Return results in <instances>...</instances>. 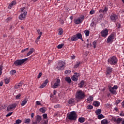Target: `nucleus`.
I'll return each instance as SVG.
<instances>
[{
  "instance_id": "55",
  "label": "nucleus",
  "mask_w": 124,
  "mask_h": 124,
  "mask_svg": "<svg viewBox=\"0 0 124 124\" xmlns=\"http://www.w3.org/2000/svg\"><path fill=\"white\" fill-rule=\"evenodd\" d=\"M12 20V17H8L6 21L7 22H10Z\"/></svg>"
},
{
  "instance_id": "3",
  "label": "nucleus",
  "mask_w": 124,
  "mask_h": 124,
  "mask_svg": "<svg viewBox=\"0 0 124 124\" xmlns=\"http://www.w3.org/2000/svg\"><path fill=\"white\" fill-rule=\"evenodd\" d=\"M78 39H80L82 41H83V38H82V34L78 33L71 37L70 41H77Z\"/></svg>"
},
{
  "instance_id": "58",
  "label": "nucleus",
  "mask_w": 124,
  "mask_h": 124,
  "mask_svg": "<svg viewBox=\"0 0 124 124\" xmlns=\"http://www.w3.org/2000/svg\"><path fill=\"white\" fill-rule=\"evenodd\" d=\"M27 50H29V48H25L21 51V53H24V52H25V51H27Z\"/></svg>"
},
{
  "instance_id": "50",
  "label": "nucleus",
  "mask_w": 124,
  "mask_h": 124,
  "mask_svg": "<svg viewBox=\"0 0 124 124\" xmlns=\"http://www.w3.org/2000/svg\"><path fill=\"white\" fill-rule=\"evenodd\" d=\"M71 72V71H70V70H68L65 71V74H68L70 73Z\"/></svg>"
},
{
  "instance_id": "19",
  "label": "nucleus",
  "mask_w": 124,
  "mask_h": 124,
  "mask_svg": "<svg viewBox=\"0 0 124 124\" xmlns=\"http://www.w3.org/2000/svg\"><path fill=\"white\" fill-rule=\"evenodd\" d=\"M41 120H42V118L41 117V116L37 115L36 116V121L37 122V123H40V122L41 121Z\"/></svg>"
},
{
  "instance_id": "16",
  "label": "nucleus",
  "mask_w": 124,
  "mask_h": 124,
  "mask_svg": "<svg viewBox=\"0 0 124 124\" xmlns=\"http://www.w3.org/2000/svg\"><path fill=\"white\" fill-rule=\"evenodd\" d=\"M49 83V80L48 79H46L43 84L40 86V89H43L46 86H47V83Z\"/></svg>"
},
{
  "instance_id": "20",
  "label": "nucleus",
  "mask_w": 124,
  "mask_h": 124,
  "mask_svg": "<svg viewBox=\"0 0 124 124\" xmlns=\"http://www.w3.org/2000/svg\"><path fill=\"white\" fill-rule=\"evenodd\" d=\"M84 85H85V80H82L78 84V87H79V88H83V87H84Z\"/></svg>"
},
{
  "instance_id": "41",
  "label": "nucleus",
  "mask_w": 124,
  "mask_h": 124,
  "mask_svg": "<svg viewBox=\"0 0 124 124\" xmlns=\"http://www.w3.org/2000/svg\"><path fill=\"white\" fill-rule=\"evenodd\" d=\"M43 34V33L42 32H40L39 36L37 38V40H39V39H40V37H41V35H42Z\"/></svg>"
},
{
  "instance_id": "21",
  "label": "nucleus",
  "mask_w": 124,
  "mask_h": 124,
  "mask_svg": "<svg viewBox=\"0 0 124 124\" xmlns=\"http://www.w3.org/2000/svg\"><path fill=\"white\" fill-rule=\"evenodd\" d=\"M69 104H74L75 103V99L71 98L68 101Z\"/></svg>"
},
{
  "instance_id": "60",
  "label": "nucleus",
  "mask_w": 124,
  "mask_h": 124,
  "mask_svg": "<svg viewBox=\"0 0 124 124\" xmlns=\"http://www.w3.org/2000/svg\"><path fill=\"white\" fill-rule=\"evenodd\" d=\"M113 71V68L109 67V72H112Z\"/></svg>"
},
{
  "instance_id": "33",
  "label": "nucleus",
  "mask_w": 124,
  "mask_h": 124,
  "mask_svg": "<svg viewBox=\"0 0 124 124\" xmlns=\"http://www.w3.org/2000/svg\"><path fill=\"white\" fill-rule=\"evenodd\" d=\"M84 33H85L86 36H89V35L90 34V31H89V30H85L84 31Z\"/></svg>"
},
{
  "instance_id": "4",
  "label": "nucleus",
  "mask_w": 124,
  "mask_h": 124,
  "mask_svg": "<svg viewBox=\"0 0 124 124\" xmlns=\"http://www.w3.org/2000/svg\"><path fill=\"white\" fill-rule=\"evenodd\" d=\"M68 119L70 121H76L77 119V114L75 111H72L68 115Z\"/></svg>"
},
{
  "instance_id": "6",
  "label": "nucleus",
  "mask_w": 124,
  "mask_h": 124,
  "mask_svg": "<svg viewBox=\"0 0 124 124\" xmlns=\"http://www.w3.org/2000/svg\"><path fill=\"white\" fill-rule=\"evenodd\" d=\"M109 63L111 65H116L118 63V59L116 56H112L109 60Z\"/></svg>"
},
{
  "instance_id": "12",
  "label": "nucleus",
  "mask_w": 124,
  "mask_h": 124,
  "mask_svg": "<svg viewBox=\"0 0 124 124\" xmlns=\"http://www.w3.org/2000/svg\"><path fill=\"white\" fill-rule=\"evenodd\" d=\"M27 14H28V12H24L23 13L21 14L18 17L19 20H21V21L25 20V18L27 17Z\"/></svg>"
},
{
  "instance_id": "47",
  "label": "nucleus",
  "mask_w": 124,
  "mask_h": 124,
  "mask_svg": "<svg viewBox=\"0 0 124 124\" xmlns=\"http://www.w3.org/2000/svg\"><path fill=\"white\" fill-rule=\"evenodd\" d=\"M63 46V45H62V44L59 45L57 46V48L58 49H62V48Z\"/></svg>"
},
{
  "instance_id": "49",
  "label": "nucleus",
  "mask_w": 124,
  "mask_h": 124,
  "mask_svg": "<svg viewBox=\"0 0 124 124\" xmlns=\"http://www.w3.org/2000/svg\"><path fill=\"white\" fill-rule=\"evenodd\" d=\"M116 27H117L118 29H121V24H120L119 22H118L116 24Z\"/></svg>"
},
{
  "instance_id": "63",
  "label": "nucleus",
  "mask_w": 124,
  "mask_h": 124,
  "mask_svg": "<svg viewBox=\"0 0 124 124\" xmlns=\"http://www.w3.org/2000/svg\"><path fill=\"white\" fill-rule=\"evenodd\" d=\"M123 108H124V101L121 103Z\"/></svg>"
},
{
  "instance_id": "34",
  "label": "nucleus",
  "mask_w": 124,
  "mask_h": 124,
  "mask_svg": "<svg viewBox=\"0 0 124 124\" xmlns=\"http://www.w3.org/2000/svg\"><path fill=\"white\" fill-rule=\"evenodd\" d=\"M25 124H30L31 123V119L28 118L24 121Z\"/></svg>"
},
{
  "instance_id": "57",
  "label": "nucleus",
  "mask_w": 124,
  "mask_h": 124,
  "mask_svg": "<svg viewBox=\"0 0 124 124\" xmlns=\"http://www.w3.org/2000/svg\"><path fill=\"white\" fill-rule=\"evenodd\" d=\"M90 14H91V15H93V14H94V10H91L90 12Z\"/></svg>"
},
{
  "instance_id": "13",
  "label": "nucleus",
  "mask_w": 124,
  "mask_h": 124,
  "mask_svg": "<svg viewBox=\"0 0 124 124\" xmlns=\"http://www.w3.org/2000/svg\"><path fill=\"white\" fill-rule=\"evenodd\" d=\"M101 35L103 37H106L108 35V30L105 29L101 31Z\"/></svg>"
},
{
  "instance_id": "51",
  "label": "nucleus",
  "mask_w": 124,
  "mask_h": 124,
  "mask_svg": "<svg viewBox=\"0 0 124 124\" xmlns=\"http://www.w3.org/2000/svg\"><path fill=\"white\" fill-rule=\"evenodd\" d=\"M13 112H10L9 113H8L6 115V117H10V116H11L13 114Z\"/></svg>"
},
{
  "instance_id": "25",
  "label": "nucleus",
  "mask_w": 124,
  "mask_h": 124,
  "mask_svg": "<svg viewBox=\"0 0 124 124\" xmlns=\"http://www.w3.org/2000/svg\"><path fill=\"white\" fill-rule=\"evenodd\" d=\"M101 109H98L97 110H96L95 111V114L96 115H97V116H98V115H100V114H101Z\"/></svg>"
},
{
  "instance_id": "53",
  "label": "nucleus",
  "mask_w": 124,
  "mask_h": 124,
  "mask_svg": "<svg viewBox=\"0 0 124 124\" xmlns=\"http://www.w3.org/2000/svg\"><path fill=\"white\" fill-rule=\"evenodd\" d=\"M36 105H41V103L39 101H37L36 102Z\"/></svg>"
},
{
  "instance_id": "59",
  "label": "nucleus",
  "mask_w": 124,
  "mask_h": 124,
  "mask_svg": "<svg viewBox=\"0 0 124 124\" xmlns=\"http://www.w3.org/2000/svg\"><path fill=\"white\" fill-rule=\"evenodd\" d=\"M120 102H121V100H116V104L118 105V104H119V103H120Z\"/></svg>"
},
{
  "instance_id": "37",
  "label": "nucleus",
  "mask_w": 124,
  "mask_h": 124,
  "mask_svg": "<svg viewBox=\"0 0 124 124\" xmlns=\"http://www.w3.org/2000/svg\"><path fill=\"white\" fill-rule=\"evenodd\" d=\"M41 124H48V120H43Z\"/></svg>"
},
{
  "instance_id": "15",
  "label": "nucleus",
  "mask_w": 124,
  "mask_h": 124,
  "mask_svg": "<svg viewBox=\"0 0 124 124\" xmlns=\"http://www.w3.org/2000/svg\"><path fill=\"white\" fill-rule=\"evenodd\" d=\"M110 19L112 22H116V20H118V16L117 15H112L110 16Z\"/></svg>"
},
{
  "instance_id": "36",
  "label": "nucleus",
  "mask_w": 124,
  "mask_h": 124,
  "mask_svg": "<svg viewBox=\"0 0 124 124\" xmlns=\"http://www.w3.org/2000/svg\"><path fill=\"white\" fill-rule=\"evenodd\" d=\"M2 68H3V66H2V64L0 65V76L2 74Z\"/></svg>"
},
{
  "instance_id": "1",
  "label": "nucleus",
  "mask_w": 124,
  "mask_h": 124,
  "mask_svg": "<svg viewBox=\"0 0 124 124\" xmlns=\"http://www.w3.org/2000/svg\"><path fill=\"white\" fill-rule=\"evenodd\" d=\"M85 93L82 90H78L76 93V98L77 99V101H81V100H83V99L85 98Z\"/></svg>"
},
{
  "instance_id": "17",
  "label": "nucleus",
  "mask_w": 124,
  "mask_h": 124,
  "mask_svg": "<svg viewBox=\"0 0 124 124\" xmlns=\"http://www.w3.org/2000/svg\"><path fill=\"white\" fill-rule=\"evenodd\" d=\"M115 38V34L113 33H111L109 36V42H111V41H113V40Z\"/></svg>"
},
{
  "instance_id": "27",
  "label": "nucleus",
  "mask_w": 124,
  "mask_h": 124,
  "mask_svg": "<svg viewBox=\"0 0 124 124\" xmlns=\"http://www.w3.org/2000/svg\"><path fill=\"white\" fill-rule=\"evenodd\" d=\"M34 49L33 48H31V50L29 51V52L27 54V57H29L30 55H31V53L34 52Z\"/></svg>"
},
{
  "instance_id": "39",
  "label": "nucleus",
  "mask_w": 124,
  "mask_h": 124,
  "mask_svg": "<svg viewBox=\"0 0 124 124\" xmlns=\"http://www.w3.org/2000/svg\"><path fill=\"white\" fill-rule=\"evenodd\" d=\"M93 45L94 49H95V48H96V45H97L96 42L94 41L93 43Z\"/></svg>"
},
{
  "instance_id": "28",
  "label": "nucleus",
  "mask_w": 124,
  "mask_h": 124,
  "mask_svg": "<svg viewBox=\"0 0 124 124\" xmlns=\"http://www.w3.org/2000/svg\"><path fill=\"white\" fill-rule=\"evenodd\" d=\"M101 124H108V120L107 119H104L101 121Z\"/></svg>"
},
{
  "instance_id": "35",
  "label": "nucleus",
  "mask_w": 124,
  "mask_h": 124,
  "mask_svg": "<svg viewBox=\"0 0 124 124\" xmlns=\"http://www.w3.org/2000/svg\"><path fill=\"white\" fill-rule=\"evenodd\" d=\"M103 118H104V116L102 114H99L98 115V119H99V120H101V119H103Z\"/></svg>"
},
{
  "instance_id": "62",
  "label": "nucleus",
  "mask_w": 124,
  "mask_h": 124,
  "mask_svg": "<svg viewBox=\"0 0 124 124\" xmlns=\"http://www.w3.org/2000/svg\"><path fill=\"white\" fill-rule=\"evenodd\" d=\"M87 47H90V46L91 47V46H92V43H90L89 44H87Z\"/></svg>"
},
{
  "instance_id": "8",
  "label": "nucleus",
  "mask_w": 124,
  "mask_h": 124,
  "mask_svg": "<svg viewBox=\"0 0 124 124\" xmlns=\"http://www.w3.org/2000/svg\"><path fill=\"white\" fill-rule=\"evenodd\" d=\"M118 89V86L117 85H114L113 87H109V91L111 93V94H117V91L116 90Z\"/></svg>"
},
{
  "instance_id": "11",
  "label": "nucleus",
  "mask_w": 124,
  "mask_h": 124,
  "mask_svg": "<svg viewBox=\"0 0 124 124\" xmlns=\"http://www.w3.org/2000/svg\"><path fill=\"white\" fill-rule=\"evenodd\" d=\"M16 106L17 105H16V104L9 105L7 108V112H9V111L12 110V109H15Z\"/></svg>"
},
{
  "instance_id": "61",
  "label": "nucleus",
  "mask_w": 124,
  "mask_h": 124,
  "mask_svg": "<svg viewBox=\"0 0 124 124\" xmlns=\"http://www.w3.org/2000/svg\"><path fill=\"white\" fill-rule=\"evenodd\" d=\"M119 115L121 116V117H124V113L122 112L121 113H120Z\"/></svg>"
},
{
  "instance_id": "9",
  "label": "nucleus",
  "mask_w": 124,
  "mask_h": 124,
  "mask_svg": "<svg viewBox=\"0 0 124 124\" xmlns=\"http://www.w3.org/2000/svg\"><path fill=\"white\" fill-rule=\"evenodd\" d=\"M83 20H84V16L78 17L76 20H75L74 21L75 24H81L83 22Z\"/></svg>"
},
{
  "instance_id": "45",
  "label": "nucleus",
  "mask_w": 124,
  "mask_h": 124,
  "mask_svg": "<svg viewBox=\"0 0 124 124\" xmlns=\"http://www.w3.org/2000/svg\"><path fill=\"white\" fill-rule=\"evenodd\" d=\"M107 11H108V8L105 7L104 10L103 11V13H104V14H105V13H106Z\"/></svg>"
},
{
  "instance_id": "31",
  "label": "nucleus",
  "mask_w": 124,
  "mask_h": 124,
  "mask_svg": "<svg viewBox=\"0 0 124 124\" xmlns=\"http://www.w3.org/2000/svg\"><path fill=\"white\" fill-rule=\"evenodd\" d=\"M80 62H76V63L74 65V68H77V67H78L79 65L80 64Z\"/></svg>"
},
{
  "instance_id": "54",
  "label": "nucleus",
  "mask_w": 124,
  "mask_h": 124,
  "mask_svg": "<svg viewBox=\"0 0 124 124\" xmlns=\"http://www.w3.org/2000/svg\"><path fill=\"white\" fill-rule=\"evenodd\" d=\"M11 73L13 75L15 74V73H16V70H12V71H11Z\"/></svg>"
},
{
  "instance_id": "23",
  "label": "nucleus",
  "mask_w": 124,
  "mask_h": 124,
  "mask_svg": "<svg viewBox=\"0 0 124 124\" xmlns=\"http://www.w3.org/2000/svg\"><path fill=\"white\" fill-rule=\"evenodd\" d=\"M93 105L95 106V107H98V106L100 105V103L98 101H95L93 103Z\"/></svg>"
},
{
  "instance_id": "48",
  "label": "nucleus",
  "mask_w": 124,
  "mask_h": 124,
  "mask_svg": "<svg viewBox=\"0 0 124 124\" xmlns=\"http://www.w3.org/2000/svg\"><path fill=\"white\" fill-rule=\"evenodd\" d=\"M43 117L44 119H47L48 118V116L47 115V114L46 113H44L43 115Z\"/></svg>"
},
{
  "instance_id": "56",
  "label": "nucleus",
  "mask_w": 124,
  "mask_h": 124,
  "mask_svg": "<svg viewBox=\"0 0 124 124\" xmlns=\"http://www.w3.org/2000/svg\"><path fill=\"white\" fill-rule=\"evenodd\" d=\"M42 76V73H39V75L37 76L38 79H39V78H40V77H41Z\"/></svg>"
},
{
  "instance_id": "14",
  "label": "nucleus",
  "mask_w": 124,
  "mask_h": 124,
  "mask_svg": "<svg viewBox=\"0 0 124 124\" xmlns=\"http://www.w3.org/2000/svg\"><path fill=\"white\" fill-rule=\"evenodd\" d=\"M75 74H77L78 76H73V77H72V80H73V81H75V82H76L78 81V78L80 77V75H79V74L77 73H75Z\"/></svg>"
},
{
  "instance_id": "29",
  "label": "nucleus",
  "mask_w": 124,
  "mask_h": 124,
  "mask_svg": "<svg viewBox=\"0 0 124 124\" xmlns=\"http://www.w3.org/2000/svg\"><path fill=\"white\" fill-rule=\"evenodd\" d=\"M78 122H79V123H84V122H85V118H83V117H80L78 118Z\"/></svg>"
},
{
  "instance_id": "64",
  "label": "nucleus",
  "mask_w": 124,
  "mask_h": 124,
  "mask_svg": "<svg viewBox=\"0 0 124 124\" xmlns=\"http://www.w3.org/2000/svg\"><path fill=\"white\" fill-rule=\"evenodd\" d=\"M31 118H33L34 117V113H32L31 115Z\"/></svg>"
},
{
  "instance_id": "46",
  "label": "nucleus",
  "mask_w": 124,
  "mask_h": 124,
  "mask_svg": "<svg viewBox=\"0 0 124 124\" xmlns=\"http://www.w3.org/2000/svg\"><path fill=\"white\" fill-rule=\"evenodd\" d=\"M60 22V24H61V25H63L64 24V21H63V20L62 19H61L59 20Z\"/></svg>"
},
{
  "instance_id": "32",
  "label": "nucleus",
  "mask_w": 124,
  "mask_h": 124,
  "mask_svg": "<svg viewBox=\"0 0 124 124\" xmlns=\"http://www.w3.org/2000/svg\"><path fill=\"white\" fill-rule=\"evenodd\" d=\"M62 32H63V30L62 28H60L58 32L59 35H62Z\"/></svg>"
},
{
  "instance_id": "18",
  "label": "nucleus",
  "mask_w": 124,
  "mask_h": 124,
  "mask_svg": "<svg viewBox=\"0 0 124 124\" xmlns=\"http://www.w3.org/2000/svg\"><path fill=\"white\" fill-rule=\"evenodd\" d=\"M28 102V98H25L24 100H23L21 102V107L24 106V105H26L27 104V103Z\"/></svg>"
},
{
  "instance_id": "43",
  "label": "nucleus",
  "mask_w": 124,
  "mask_h": 124,
  "mask_svg": "<svg viewBox=\"0 0 124 124\" xmlns=\"http://www.w3.org/2000/svg\"><path fill=\"white\" fill-rule=\"evenodd\" d=\"M9 82H10V80L9 78H6L5 79V84H9Z\"/></svg>"
},
{
  "instance_id": "30",
  "label": "nucleus",
  "mask_w": 124,
  "mask_h": 124,
  "mask_svg": "<svg viewBox=\"0 0 124 124\" xmlns=\"http://www.w3.org/2000/svg\"><path fill=\"white\" fill-rule=\"evenodd\" d=\"M88 101L89 102H92L93 100V96H90L88 98H87Z\"/></svg>"
},
{
  "instance_id": "22",
  "label": "nucleus",
  "mask_w": 124,
  "mask_h": 124,
  "mask_svg": "<svg viewBox=\"0 0 124 124\" xmlns=\"http://www.w3.org/2000/svg\"><path fill=\"white\" fill-rule=\"evenodd\" d=\"M65 81L67 82L68 84H70V83H71V78H70V77H66L65 78Z\"/></svg>"
},
{
  "instance_id": "2",
  "label": "nucleus",
  "mask_w": 124,
  "mask_h": 124,
  "mask_svg": "<svg viewBox=\"0 0 124 124\" xmlns=\"http://www.w3.org/2000/svg\"><path fill=\"white\" fill-rule=\"evenodd\" d=\"M28 61V58H25L24 59L17 60L14 62V64L16 66H17L19 67V66H21L23 65L24 63Z\"/></svg>"
},
{
  "instance_id": "52",
  "label": "nucleus",
  "mask_w": 124,
  "mask_h": 124,
  "mask_svg": "<svg viewBox=\"0 0 124 124\" xmlns=\"http://www.w3.org/2000/svg\"><path fill=\"white\" fill-rule=\"evenodd\" d=\"M20 96H21V94H18L16 96V99H19Z\"/></svg>"
},
{
  "instance_id": "44",
  "label": "nucleus",
  "mask_w": 124,
  "mask_h": 124,
  "mask_svg": "<svg viewBox=\"0 0 124 124\" xmlns=\"http://www.w3.org/2000/svg\"><path fill=\"white\" fill-rule=\"evenodd\" d=\"M93 108V106L92 105H89L87 106V109H88V110H92Z\"/></svg>"
},
{
  "instance_id": "7",
  "label": "nucleus",
  "mask_w": 124,
  "mask_h": 124,
  "mask_svg": "<svg viewBox=\"0 0 124 124\" xmlns=\"http://www.w3.org/2000/svg\"><path fill=\"white\" fill-rule=\"evenodd\" d=\"M65 66V63L62 61H60L58 63V65L56 67L58 70H61V69H63L64 66Z\"/></svg>"
},
{
  "instance_id": "24",
  "label": "nucleus",
  "mask_w": 124,
  "mask_h": 124,
  "mask_svg": "<svg viewBox=\"0 0 124 124\" xmlns=\"http://www.w3.org/2000/svg\"><path fill=\"white\" fill-rule=\"evenodd\" d=\"M16 1H13L9 5L8 8H9L10 9H11V7H12L13 5H15V4H16Z\"/></svg>"
},
{
  "instance_id": "26",
  "label": "nucleus",
  "mask_w": 124,
  "mask_h": 124,
  "mask_svg": "<svg viewBox=\"0 0 124 124\" xmlns=\"http://www.w3.org/2000/svg\"><path fill=\"white\" fill-rule=\"evenodd\" d=\"M22 85H23V83L20 82L19 84H17L16 85L15 89H19V88H20V87H22Z\"/></svg>"
},
{
  "instance_id": "42",
  "label": "nucleus",
  "mask_w": 124,
  "mask_h": 124,
  "mask_svg": "<svg viewBox=\"0 0 124 124\" xmlns=\"http://www.w3.org/2000/svg\"><path fill=\"white\" fill-rule=\"evenodd\" d=\"M16 124H21V123H22V120H21L20 119L16 120Z\"/></svg>"
},
{
  "instance_id": "38",
  "label": "nucleus",
  "mask_w": 124,
  "mask_h": 124,
  "mask_svg": "<svg viewBox=\"0 0 124 124\" xmlns=\"http://www.w3.org/2000/svg\"><path fill=\"white\" fill-rule=\"evenodd\" d=\"M20 12H27V11H26V8L23 7V8H20Z\"/></svg>"
},
{
  "instance_id": "40",
  "label": "nucleus",
  "mask_w": 124,
  "mask_h": 124,
  "mask_svg": "<svg viewBox=\"0 0 124 124\" xmlns=\"http://www.w3.org/2000/svg\"><path fill=\"white\" fill-rule=\"evenodd\" d=\"M40 111L41 112V113H45L46 112V110L43 108H40Z\"/></svg>"
},
{
  "instance_id": "10",
  "label": "nucleus",
  "mask_w": 124,
  "mask_h": 124,
  "mask_svg": "<svg viewBox=\"0 0 124 124\" xmlns=\"http://www.w3.org/2000/svg\"><path fill=\"white\" fill-rule=\"evenodd\" d=\"M111 121H113L115 123H116L117 124H121V122L123 121V118H118L117 119H116V118L113 117H112V119H110Z\"/></svg>"
},
{
  "instance_id": "5",
  "label": "nucleus",
  "mask_w": 124,
  "mask_h": 124,
  "mask_svg": "<svg viewBox=\"0 0 124 124\" xmlns=\"http://www.w3.org/2000/svg\"><path fill=\"white\" fill-rule=\"evenodd\" d=\"M60 83L61 80H60V79H54V80L51 82V88L57 89V88L60 86Z\"/></svg>"
}]
</instances>
